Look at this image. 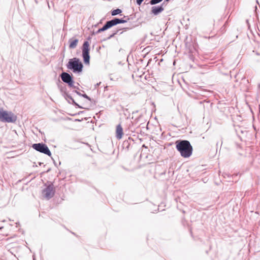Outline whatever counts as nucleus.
<instances>
[{
	"label": "nucleus",
	"instance_id": "obj_1",
	"mask_svg": "<svg viewBox=\"0 0 260 260\" xmlns=\"http://www.w3.org/2000/svg\"><path fill=\"white\" fill-rule=\"evenodd\" d=\"M176 149L184 158L189 157L192 153L193 148L190 142L186 140H178L175 141Z\"/></svg>",
	"mask_w": 260,
	"mask_h": 260
},
{
	"label": "nucleus",
	"instance_id": "obj_2",
	"mask_svg": "<svg viewBox=\"0 0 260 260\" xmlns=\"http://www.w3.org/2000/svg\"><path fill=\"white\" fill-rule=\"evenodd\" d=\"M67 68L75 73H80L83 71V64L79 58L74 57L69 59Z\"/></svg>",
	"mask_w": 260,
	"mask_h": 260
},
{
	"label": "nucleus",
	"instance_id": "obj_3",
	"mask_svg": "<svg viewBox=\"0 0 260 260\" xmlns=\"http://www.w3.org/2000/svg\"><path fill=\"white\" fill-rule=\"evenodd\" d=\"M17 116L12 112L0 109V121L7 123H15L17 120Z\"/></svg>",
	"mask_w": 260,
	"mask_h": 260
},
{
	"label": "nucleus",
	"instance_id": "obj_4",
	"mask_svg": "<svg viewBox=\"0 0 260 260\" xmlns=\"http://www.w3.org/2000/svg\"><path fill=\"white\" fill-rule=\"evenodd\" d=\"M46 187L42 190V196L47 200H50L55 194V190L53 182H50L48 185L45 184Z\"/></svg>",
	"mask_w": 260,
	"mask_h": 260
},
{
	"label": "nucleus",
	"instance_id": "obj_5",
	"mask_svg": "<svg viewBox=\"0 0 260 260\" xmlns=\"http://www.w3.org/2000/svg\"><path fill=\"white\" fill-rule=\"evenodd\" d=\"M89 51V43L88 41H85L82 47V55L85 64H89L90 63Z\"/></svg>",
	"mask_w": 260,
	"mask_h": 260
},
{
	"label": "nucleus",
	"instance_id": "obj_6",
	"mask_svg": "<svg viewBox=\"0 0 260 260\" xmlns=\"http://www.w3.org/2000/svg\"><path fill=\"white\" fill-rule=\"evenodd\" d=\"M31 147L40 153L45 154L49 156H51V152L47 145L43 142L34 143L32 145Z\"/></svg>",
	"mask_w": 260,
	"mask_h": 260
},
{
	"label": "nucleus",
	"instance_id": "obj_7",
	"mask_svg": "<svg viewBox=\"0 0 260 260\" xmlns=\"http://www.w3.org/2000/svg\"><path fill=\"white\" fill-rule=\"evenodd\" d=\"M62 81L67 84L69 87H74V81L72 74L65 72H62L59 76Z\"/></svg>",
	"mask_w": 260,
	"mask_h": 260
},
{
	"label": "nucleus",
	"instance_id": "obj_8",
	"mask_svg": "<svg viewBox=\"0 0 260 260\" xmlns=\"http://www.w3.org/2000/svg\"><path fill=\"white\" fill-rule=\"evenodd\" d=\"M130 20V17L128 16H124L123 18H119L114 17L112 19L109 20L112 26H115L119 24L125 23L127 22Z\"/></svg>",
	"mask_w": 260,
	"mask_h": 260
},
{
	"label": "nucleus",
	"instance_id": "obj_9",
	"mask_svg": "<svg viewBox=\"0 0 260 260\" xmlns=\"http://www.w3.org/2000/svg\"><path fill=\"white\" fill-rule=\"evenodd\" d=\"M64 98L69 104L73 105L76 108L86 109V108L83 107L82 106L79 105L77 103H76L70 94H66ZM87 109H89V108H87Z\"/></svg>",
	"mask_w": 260,
	"mask_h": 260
},
{
	"label": "nucleus",
	"instance_id": "obj_10",
	"mask_svg": "<svg viewBox=\"0 0 260 260\" xmlns=\"http://www.w3.org/2000/svg\"><path fill=\"white\" fill-rule=\"evenodd\" d=\"M164 3L161 4L160 6H153L151 8V13L154 15H157L164 10Z\"/></svg>",
	"mask_w": 260,
	"mask_h": 260
},
{
	"label": "nucleus",
	"instance_id": "obj_11",
	"mask_svg": "<svg viewBox=\"0 0 260 260\" xmlns=\"http://www.w3.org/2000/svg\"><path fill=\"white\" fill-rule=\"evenodd\" d=\"M132 143L134 144V140L131 137H128L127 140H124L122 143V147L123 149L126 151L129 150L131 148Z\"/></svg>",
	"mask_w": 260,
	"mask_h": 260
},
{
	"label": "nucleus",
	"instance_id": "obj_12",
	"mask_svg": "<svg viewBox=\"0 0 260 260\" xmlns=\"http://www.w3.org/2000/svg\"><path fill=\"white\" fill-rule=\"evenodd\" d=\"M112 26L110 23V22L109 21H107L105 24L103 25V26L100 28H99L97 31H96L94 34H98L99 33H101V32L104 31L110 28H111Z\"/></svg>",
	"mask_w": 260,
	"mask_h": 260
},
{
	"label": "nucleus",
	"instance_id": "obj_13",
	"mask_svg": "<svg viewBox=\"0 0 260 260\" xmlns=\"http://www.w3.org/2000/svg\"><path fill=\"white\" fill-rule=\"evenodd\" d=\"M123 135V128L121 125L119 124L116 126V137L117 139L120 140L122 138Z\"/></svg>",
	"mask_w": 260,
	"mask_h": 260
},
{
	"label": "nucleus",
	"instance_id": "obj_14",
	"mask_svg": "<svg viewBox=\"0 0 260 260\" xmlns=\"http://www.w3.org/2000/svg\"><path fill=\"white\" fill-rule=\"evenodd\" d=\"M79 42V40L77 38H72L69 40V47L70 49H74L75 48L78 44Z\"/></svg>",
	"mask_w": 260,
	"mask_h": 260
},
{
	"label": "nucleus",
	"instance_id": "obj_15",
	"mask_svg": "<svg viewBox=\"0 0 260 260\" xmlns=\"http://www.w3.org/2000/svg\"><path fill=\"white\" fill-rule=\"evenodd\" d=\"M73 92H75L77 94H78L80 96L83 97L84 98L88 100V101L90 102L93 101V100L91 99L89 96H88L86 93H81V92H79L78 90H74Z\"/></svg>",
	"mask_w": 260,
	"mask_h": 260
},
{
	"label": "nucleus",
	"instance_id": "obj_16",
	"mask_svg": "<svg viewBox=\"0 0 260 260\" xmlns=\"http://www.w3.org/2000/svg\"><path fill=\"white\" fill-rule=\"evenodd\" d=\"M58 87L60 89V92L62 93V95L64 97L66 94H68V93L67 92V88L65 86H62L61 85L58 84Z\"/></svg>",
	"mask_w": 260,
	"mask_h": 260
},
{
	"label": "nucleus",
	"instance_id": "obj_17",
	"mask_svg": "<svg viewBox=\"0 0 260 260\" xmlns=\"http://www.w3.org/2000/svg\"><path fill=\"white\" fill-rule=\"evenodd\" d=\"M122 13V10L119 8L114 9L111 11V15L112 16H116L117 15L120 14Z\"/></svg>",
	"mask_w": 260,
	"mask_h": 260
},
{
	"label": "nucleus",
	"instance_id": "obj_18",
	"mask_svg": "<svg viewBox=\"0 0 260 260\" xmlns=\"http://www.w3.org/2000/svg\"><path fill=\"white\" fill-rule=\"evenodd\" d=\"M137 26V24H131V25L128 27H123L121 29H122L123 31H126L128 29H132L133 28H135V27H136Z\"/></svg>",
	"mask_w": 260,
	"mask_h": 260
},
{
	"label": "nucleus",
	"instance_id": "obj_19",
	"mask_svg": "<svg viewBox=\"0 0 260 260\" xmlns=\"http://www.w3.org/2000/svg\"><path fill=\"white\" fill-rule=\"evenodd\" d=\"M163 0H150L149 1V4L151 5H155L156 4H157L159 3H160L161 2H162Z\"/></svg>",
	"mask_w": 260,
	"mask_h": 260
},
{
	"label": "nucleus",
	"instance_id": "obj_20",
	"mask_svg": "<svg viewBox=\"0 0 260 260\" xmlns=\"http://www.w3.org/2000/svg\"><path fill=\"white\" fill-rule=\"evenodd\" d=\"M114 36H115L114 34H113V33H112L111 35H110L108 37H107L106 39H104L103 40V41H107V40H109V39H110L111 38H112L114 37Z\"/></svg>",
	"mask_w": 260,
	"mask_h": 260
},
{
	"label": "nucleus",
	"instance_id": "obj_21",
	"mask_svg": "<svg viewBox=\"0 0 260 260\" xmlns=\"http://www.w3.org/2000/svg\"><path fill=\"white\" fill-rule=\"evenodd\" d=\"M120 30L121 29H116V30L113 31V34H114V35L115 36L116 35L118 34V31H120Z\"/></svg>",
	"mask_w": 260,
	"mask_h": 260
},
{
	"label": "nucleus",
	"instance_id": "obj_22",
	"mask_svg": "<svg viewBox=\"0 0 260 260\" xmlns=\"http://www.w3.org/2000/svg\"><path fill=\"white\" fill-rule=\"evenodd\" d=\"M51 158H52V159L53 160V164H54V165H55V166H57V164H56V162H55V161L53 159V158H52V157H51Z\"/></svg>",
	"mask_w": 260,
	"mask_h": 260
},
{
	"label": "nucleus",
	"instance_id": "obj_23",
	"mask_svg": "<svg viewBox=\"0 0 260 260\" xmlns=\"http://www.w3.org/2000/svg\"><path fill=\"white\" fill-rule=\"evenodd\" d=\"M72 87L73 88H75V89H79V87L77 86H74V87Z\"/></svg>",
	"mask_w": 260,
	"mask_h": 260
},
{
	"label": "nucleus",
	"instance_id": "obj_24",
	"mask_svg": "<svg viewBox=\"0 0 260 260\" xmlns=\"http://www.w3.org/2000/svg\"><path fill=\"white\" fill-rule=\"evenodd\" d=\"M141 117H142L141 116H139V117L136 119V120H137V121H139V120L141 118Z\"/></svg>",
	"mask_w": 260,
	"mask_h": 260
},
{
	"label": "nucleus",
	"instance_id": "obj_25",
	"mask_svg": "<svg viewBox=\"0 0 260 260\" xmlns=\"http://www.w3.org/2000/svg\"><path fill=\"white\" fill-rule=\"evenodd\" d=\"M38 164H39V166H41L43 164V162H38Z\"/></svg>",
	"mask_w": 260,
	"mask_h": 260
},
{
	"label": "nucleus",
	"instance_id": "obj_26",
	"mask_svg": "<svg viewBox=\"0 0 260 260\" xmlns=\"http://www.w3.org/2000/svg\"><path fill=\"white\" fill-rule=\"evenodd\" d=\"M84 113V111H80L79 113H78V114H82V113Z\"/></svg>",
	"mask_w": 260,
	"mask_h": 260
},
{
	"label": "nucleus",
	"instance_id": "obj_27",
	"mask_svg": "<svg viewBox=\"0 0 260 260\" xmlns=\"http://www.w3.org/2000/svg\"><path fill=\"white\" fill-rule=\"evenodd\" d=\"M129 128L131 129V131L132 132H133V129H132V128L131 127V126H130V125H129Z\"/></svg>",
	"mask_w": 260,
	"mask_h": 260
},
{
	"label": "nucleus",
	"instance_id": "obj_28",
	"mask_svg": "<svg viewBox=\"0 0 260 260\" xmlns=\"http://www.w3.org/2000/svg\"><path fill=\"white\" fill-rule=\"evenodd\" d=\"M169 1H170V0H165V1L164 2V3H164V4H165V2H169Z\"/></svg>",
	"mask_w": 260,
	"mask_h": 260
},
{
	"label": "nucleus",
	"instance_id": "obj_29",
	"mask_svg": "<svg viewBox=\"0 0 260 260\" xmlns=\"http://www.w3.org/2000/svg\"><path fill=\"white\" fill-rule=\"evenodd\" d=\"M75 121H81V120L80 119H76Z\"/></svg>",
	"mask_w": 260,
	"mask_h": 260
},
{
	"label": "nucleus",
	"instance_id": "obj_30",
	"mask_svg": "<svg viewBox=\"0 0 260 260\" xmlns=\"http://www.w3.org/2000/svg\"><path fill=\"white\" fill-rule=\"evenodd\" d=\"M143 147L147 148L145 144H143L142 146Z\"/></svg>",
	"mask_w": 260,
	"mask_h": 260
},
{
	"label": "nucleus",
	"instance_id": "obj_31",
	"mask_svg": "<svg viewBox=\"0 0 260 260\" xmlns=\"http://www.w3.org/2000/svg\"><path fill=\"white\" fill-rule=\"evenodd\" d=\"M100 83H101V82H100L99 83H97L96 86H99L100 84Z\"/></svg>",
	"mask_w": 260,
	"mask_h": 260
},
{
	"label": "nucleus",
	"instance_id": "obj_32",
	"mask_svg": "<svg viewBox=\"0 0 260 260\" xmlns=\"http://www.w3.org/2000/svg\"><path fill=\"white\" fill-rule=\"evenodd\" d=\"M123 31H121V32H119V34H120V35L122 34L123 33Z\"/></svg>",
	"mask_w": 260,
	"mask_h": 260
},
{
	"label": "nucleus",
	"instance_id": "obj_33",
	"mask_svg": "<svg viewBox=\"0 0 260 260\" xmlns=\"http://www.w3.org/2000/svg\"><path fill=\"white\" fill-rule=\"evenodd\" d=\"M217 146L219 145V144L218 143H217L216 144Z\"/></svg>",
	"mask_w": 260,
	"mask_h": 260
}]
</instances>
